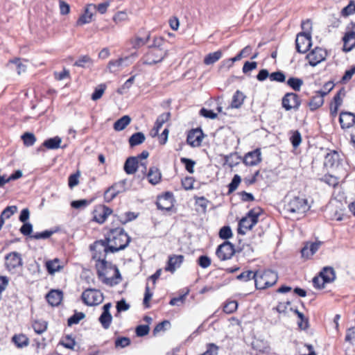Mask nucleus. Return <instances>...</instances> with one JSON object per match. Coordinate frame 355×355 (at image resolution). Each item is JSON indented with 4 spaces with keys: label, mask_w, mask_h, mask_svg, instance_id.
<instances>
[{
    "label": "nucleus",
    "mask_w": 355,
    "mask_h": 355,
    "mask_svg": "<svg viewBox=\"0 0 355 355\" xmlns=\"http://www.w3.org/2000/svg\"><path fill=\"white\" fill-rule=\"evenodd\" d=\"M341 129L346 130L355 127V114L348 111H341L339 115Z\"/></svg>",
    "instance_id": "ddd939ff"
},
{
    "label": "nucleus",
    "mask_w": 355,
    "mask_h": 355,
    "mask_svg": "<svg viewBox=\"0 0 355 355\" xmlns=\"http://www.w3.org/2000/svg\"><path fill=\"white\" fill-rule=\"evenodd\" d=\"M306 199L295 196L286 205L285 209L291 214H303L306 211Z\"/></svg>",
    "instance_id": "6e6552de"
},
{
    "label": "nucleus",
    "mask_w": 355,
    "mask_h": 355,
    "mask_svg": "<svg viewBox=\"0 0 355 355\" xmlns=\"http://www.w3.org/2000/svg\"><path fill=\"white\" fill-rule=\"evenodd\" d=\"M135 78V76H132L130 78H129L121 87L118 88L117 93H119V94H125L133 85Z\"/></svg>",
    "instance_id": "6e6d98bb"
},
{
    "label": "nucleus",
    "mask_w": 355,
    "mask_h": 355,
    "mask_svg": "<svg viewBox=\"0 0 355 355\" xmlns=\"http://www.w3.org/2000/svg\"><path fill=\"white\" fill-rule=\"evenodd\" d=\"M130 121V117L128 115H125L115 121L114 123V129L116 131H121L129 125Z\"/></svg>",
    "instance_id": "72a5a7b5"
},
{
    "label": "nucleus",
    "mask_w": 355,
    "mask_h": 355,
    "mask_svg": "<svg viewBox=\"0 0 355 355\" xmlns=\"http://www.w3.org/2000/svg\"><path fill=\"white\" fill-rule=\"evenodd\" d=\"M343 42V51L344 52H349L355 48V22L351 21L347 24Z\"/></svg>",
    "instance_id": "423d86ee"
},
{
    "label": "nucleus",
    "mask_w": 355,
    "mask_h": 355,
    "mask_svg": "<svg viewBox=\"0 0 355 355\" xmlns=\"http://www.w3.org/2000/svg\"><path fill=\"white\" fill-rule=\"evenodd\" d=\"M238 308V302L236 300L227 301L223 306V311L230 314L236 311Z\"/></svg>",
    "instance_id": "4d7b16f0"
},
{
    "label": "nucleus",
    "mask_w": 355,
    "mask_h": 355,
    "mask_svg": "<svg viewBox=\"0 0 355 355\" xmlns=\"http://www.w3.org/2000/svg\"><path fill=\"white\" fill-rule=\"evenodd\" d=\"M301 104L300 97L295 92H287L282 98V105L286 111H290L292 109L298 110Z\"/></svg>",
    "instance_id": "0eeeda50"
},
{
    "label": "nucleus",
    "mask_w": 355,
    "mask_h": 355,
    "mask_svg": "<svg viewBox=\"0 0 355 355\" xmlns=\"http://www.w3.org/2000/svg\"><path fill=\"white\" fill-rule=\"evenodd\" d=\"M322 180L329 186L336 187L338 184V178L332 175L326 174L322 178Z\"/></svg>",
    "instance_id": "774afa93"
},
{
    "label": "nucleus",
    "mask_w": 355,
    "mask_h": 355,
    "mask_svg": "<svg viewBox=\"0 0 355 355\" xmlns=\"http://www.w3.org/2000/svg\"><path fill=\"white\" fill-rule=\"evenodd\" d=\"M197 263L202 268H207L211 265V260L207 255H200Z\"/></svg>",
    "instance_id": "0e129e2a"
},
{
    "label": "nucleus",
    "mask_w": 355,
    "mask_h": 355,
    "mask_svg": "<svg viewBox=\"0 0 355 355\" xmlns=\"http://www.w3.org/2000/svg\"><path fill=\"white\" fill-rule=\"evenodd\" d=\"M17 211V207L15 205L8 206L6 207L0 215V220L4 224L5 220L10 218Z\"/></svg>",
    "instance_id": "ea45409f"
},
{
    "label": "nucleus",
    "mask_w": 355,
    "mask_h": 355,
    "mask_svg": "<svg viewBox=\"0 0 355 355\" xmlns=\"http://www.w3.org/2000/svg\"><path fill=\"white\" fill-rule=\"evenodd\" d=\"M139 216V213L132 211L125 212L123 215L119 216L121 224L125 225L130 221L135 220Z\"/></svg>",
    "instance_id": "a18cd8bd"
},
{
    "label": "nucleus",
    "mask_w": 355,
    "mask_h": 355,
    "mask_svg": "<svg viewBox=\"0 0 355 355\" xmlns=\"http://www.w3.org/2000/svg\"><path fill=\"white\" fill-rule=\"evenodd\" d=\"M223 55V53L220 50H218L213 53H209L204 58V63L206 65H211L216 62L220 59Z\"/></svg>",
    "instance_id": "7c9ffc66"
},
{
    "label": "nucleus",
    "mask_w": 355,
    "mask_h": 355,
    "mask_svg": "<svg viewBox=\"0 0 355 355\" xmlns=\"http://www.w3.org/2000/svg\"><path fill=\"white\" fill-rule=\"evenodd\" d=\"M46 267L48 272L51 275L60 270L62 268V266L60 264V260L57 258L53 260L46 261Z\"/></svg>",
    "instance_id": "4c0bfd02"
},
{
    "label": "nucleus",
    "mask_w": 355,
    "mask_h": 355,
    "mask_svg": "<svg viewBox=\"0 0 355 355\" xmlns=\"http://www.w3.org/2000/svg\"><path fill=\"white\" fill-rule=\"evenodd\" d=\"M62 139L58 136L49 138L48 139H46L43 142L42 145L40 148H38L37 151L42 150L43 147H45L46 148L49 150L58 149L60 147Z\"/></svg>",
    "instance_id": "5701e85b"
},
{
    "label": "nucleus",
    "mask_w": 355,
    "mask_h": 355,
    "mask_svg": "<svg viewBox=\"0 0 355 355\" xmlns=\"http://www.w3.org/2000/svg\"><path fill=\"white\" fill-rule=\"evenodd\" d=\"M189 289L188 288H184L179 296L171 299L169 304L171 306H180L183 304L185 297L189 294Z\"/></svg>",
    "instance_id": "c9c22d12"
},
{
    "label": "nucleus",
    "mask_w": 355,
    "mask_h": 355,
    "mask_svg": "<svg viewBox=\"0 0 355 355\" xmlns=\"http://www.w3.org/2000/svg\"><path fill=\"white\" fill-rule=\"evenodd\" d=\"M98 320L105 329H107L112 323V316L110 313L102 312Z\"/></svg>",
    "instance_id": "37998d69"
},
{
    "label": "nucleus",
    "mask_w": 355,
    "mask_h": 355,
    "mask_svg": "<svg viewBox=\"0 0 355 355\" xmlns=\"http://www.w3.org/2000/svg\"><path fill=\"white\" fill-rule=\"evenodd\" d=\"M245 98V96L244 95V94L240 90H236L233 94L232 99L230 105H229V107L232 109L240 108L243 105Z\"/></svg>",
    "instance_id": "bb28decb"
},
{
    "label": "nucleus",
    "mask_w": 355,
    "mask_h": 355,
    "mask_svg": "<svg viewBox=\"0 0 355 355\" xmlns=\"http://www.w3.org/2000/svg\"><path fill=\"white\" fill-rule=\"evenodd\" d=\"M256 275L254 286L257 290H263L274 286L279 278L277 272L270 269L256 270Z\"/></svg>",
    "instance_id": "f03ea898"
},
{
    "label": "nucleus",
    "mask_w": 355,
    "mask_h": 355,
    "mask_svg": "<svg viewBox=\"0 0 355 355\" xmlns=\"http://www.w3.org/2000/svg\"><path fill=\"white\" fill-rule=\"evenodd\" d=\"M81 298L87 306H95L101 304L104 297L99 290L88 288L82 293Z\"/></svg>",
    "instance_id": "39448f33"
},
{
    "label": "nucleus",
    "mask_w": 355,
    "mask_h": 355,
    "mask_svg": "<svg viewBox=\"0 0 355 355\" xmlns=\"http://www.w3.org/2000/svg\"><path fill=\"white\" fill-rule=\"evenodd\" d=\"M324 104V96L322 94H317L311 97L310 101L307 103L308 106L311 112L315 111L319 107H322Z\"/></svg>",
    "instance_id": "b1692460"
},
{
    "label": "nucleus",
    "mask_w": 355,
    "mask_h": 355,
    "mask_svg": "<svg viewBox=\"0 0 355 355\" xmlns=\"http://www.w3.org/2000/svg\"><path fill=\"white\" fill-rule=\"evenodd\" d=\"M85 314L83 312H77L76 311L75 313L71 315L70 318H69L67 320V324L69 326H72L73 324H77L79 323V322L85 318Z\"/></svg>",
    "instance_id": "603ef678"
},
{
    "label": "nucleus",
    "mask_w": 355,
    "mask_h": 355,
    "mask_svg": "<svg viewBox=\"0 0 355 355\" xmlns=\"http://www.w3.org/2000/svg\"><path fill=\"white\" fill-rule=\"evenodd\" d=\"M241 159H242V157L237 153H232L224 156L225 163L231 168L236 166Z\"/></svg>",
    "instance_id": "2f4dec72"
},
{
    "label": "nucleus",
    "mask_w": 355,
    "mask_h": 355,
    "mask_svg": "<svg viewBox=\"0 0 355 355\" xmlns=\"http://www.w3.org/2000/svg\"><path fill=\"white\" fill-rule=\"evenodd\" d=\"M339 155L336 150L328 153L324 157V165L329 167H333L338 160Z\"/></svg>",
    "instance_id": "e433bc0d"
},
{
    "label": "nucleus",
    "mask_w": 355,
    "mask_h": 355,
    "mask_svg": "<svg viewBox=\"0 0 355 355\" xmlns=\"http://www.w3.org/2000/svg\"><path fill=\"white\" fill-rule=\"evenodd\" d=\"M341 15L348 17L355 13V2L350 0L349 3L345 6L341 10Z\"/></svg>",
    "instance_id": "3c124183"
},
{
    "label": "nucleus",
    "mask_w": 355,
    "mask_h": 355,
    "mask_svg": "<svg viewBox=\"0 0 355 355\" xmlns=\"http://www.w3.org/2000/svg\"><path fill=\"white\" fill-rule=\"evenodd\" d=\"M170 116L171 113L169 112H167L160 114L157 118V133L159 132V130L161 128L163 124H164L169 120Z\"/></svg>",
    "instance_id": "052dcab7"
},
{
    "label": "nucleus",
    "mask_w": 355,
    "mask_h": 355,
    "mask_svg": "<svg viewBox=\"0 0 355 355\" xmlns=\"http://www.w3.org/2000/svg\"><path fill=\"white\" fill-rule=\"evenodd\" d=\"M139 168H141V172L144 175V178H146L150 184L155 185V178L152 177L154 173L153 167H150L148 171L147 161L141 160V162H139Z\"/></svg>",
    "instance_id": "cd10ccee"
},
{
    "label": "nucleus",
    "mask_w": 355,
    "mask_h": 355,
    "mask_svg": "<svg viewBox=\"0 0 355 355\" xmlns=\"http://www.w3.org/2000/svg\"><path fill=\"white\" fill-rule=\"evenodd\" d=\"M286 83V85L295 92H299L304 84V81L302 78L293 76L290 77Z\"/></svg>",
    "instance_id": "473e14b6"
},
{
    "label": "nucleus",
    "mask_w": 355,
    "mask_h": 355,
    "mask_svg": "<svg viewBox=\"0 0 355 355\" xmlns=\"http://www.w3.org/2000/svg\"><path fill=\"white\" fill-rule=\"evenodd\" d=\"M145 141V135L141 132L134 133L129 138V144L131 147H134L142 144Z\"/></svg>",
    "instance_id": "58836bf2"
},
{
    "label": "nucleus",
    "mask_w": 355,
    "mask_h": 355,
    "mask_svg": "<svg viewBox=\"0 0 355 355\" xmlns=\"http://www.w3.org/2000/svg\"><path fill=\"white\" fill-rule=\"evenodd\" d=\"M319 276L323 280V284L333 282L336 279V272L333 267L325 266L319 272Z\"/></svg>",
    "instance_id": "6ab92c4d"
},
{
    "label": "nucleus",
    "mask_w": 355,
    "mask_h": 355,
    "mask_svg": "<svg viewBox=\"0 0 355 355\" xmlns=\"http://www.w3.org/2000/svg\"><path fill=\"white\" fill-rule=\"evenodd\" d=\"M144 64L152 65L155 64V53L153 50H150L142 58Z\"/></svg>",
    "instance_id": "13d9d810"
},
{
    "label": "nucleus",
    "mask_w": 355,
    "mask_h": 355,
    "mask_svg": "<svg viewBox=\"0 0 355 355\" xmlns=\"http://www.w3.org/2000/svg\"><path fill=\"white\" fill-rule=\"evenodd\" d=\"M312 46L311 31L300 32L297 35L295 40V49L299 53H306Z\"/></svg>",
    "instance_id": "20e7f679"
},
{
    "label": "nucleus",
    "mask_w": 355,
    "mask_h": 355,
    "mask_svg": "<svg viewBox=\"0 0 355 355\" xmlns=\"http://www.w3.org/2000/svg\"><path fill=\"white\" fill-rule=\"evenodd\" d=\"M183 259L184 256L181 254L169 257L165 270L173 272L177 268L181 266Z\"/></svg>",
    "instance_id": "412c9836"
},
{
    "label": "nucleus",
    "mask_w": 355,
    "mask_h": 355,
    "mask_svg": "<svg viewBox=\"0 0 355 355\" xmlns=\"http://www.w3.org/2000/svg\"><path fill=\"white\" fill-rule=\"evenodd\" d=\"M6 266L9 271H12L22 266L21 254L17 252H12L6 256Z\"/></svg>",
    "instance_id": "4468645a"
},
{
    "label": "nucleus",
    "mask_w": 355,
    "mask_h": 355,
    "mask_svg": "<svg viewBox=\"0 0 355 355\" xmlns=\"http://www.w3.org/2000/svg\"><path fill=\"white\" fill-rule=\"evenodd\" d=\"M114 275L110 278L104 277L102 279L103 282L106 285L114 286L118 284L121 280V275L120 274L119 270L118 268L114 266Z\"/></svg>",
    "instance_id": "c85d7f7f"
},
{
    "label": "nucleus",
    "mask_w": 355,
    "mask_h": 355,
    "mask_svg": "<svg viewBox=\"0 0 355 355\" xmlns=\"http://www.w3.org/2000/svg\"><path fill=\"white\" fill-rule=\"evenodd\" d=\"M209 202V201L204 196L198 197L196 199V205L200 207V209H201L200 211L203 213L206 212Z\"/></svg>",
    "instance_id": "69168bd1"
},
{
    "label": "nucleus",
    "mask_w": 355,
    "mask_h": 355,
    "mask_svg": "<svg viewBox=\"0 0 355 355\" xmlns=\"http://www.w3.org/2000/svg\"><path fill=\"white\" fill-rule=\"evenodd\" d=\"M106 86L104 84L100 85L98 87H96L92 94V99L93 101H97L99 98H101L103 96L105 90Z\"/></svg>",
    "instance_id": "e2e57ef3"
},
{
    "label": "nucleus",
    "mask_w": 355,
    "mask_h": 355,
    "mask_svg": "<svg viewBox=\"0 0 355 355\" xmlns=\"http://www.w3.org/2000/svg\"><path fill=\"white\" fill-rule=\"evenodd\" d=\"M234 245L228 241H225L216 249V254L221 261L230 259L235 254Z\"/></svg>",
    "instance_id": "1a4fd4ad"
},
{
    "label": "nucleus",
    "mask_w": 355,
    "mask_h": 355,
    "mask_svg": "<svg viewBox=\"0 0 355 355\" xmlns=\"http://www.w3.org/2000/svg\"><path fill=\"white\" fill-rule=\"evenodd\" d=\"M130 241L131 238L123 228L116 227L110 229L104 240L96 241L90 246L91 250L94 251L93 258L100 262V265H97V273L100 278L105 276L103 270L107 268V254L124 250Z\"/></svg>",
    "instance_id": "f257e3e1"
},
{
    "label": "nucleus",
    "mask_w": 355,
    "mask_h": 355,
    "mask_svg": "<svg viewBox=\"0 0 355 355\" xmlns=\"http://www.w3.org/2000/svg\"><path fill=\"white\" fill-rule=\"evenodd\" d=\"M12 341L17 347H24L28 345V338L24 334L15 335Z\"/></svg>",
    "instance_id": "c03bdc74"
},
{
    "label": "nucleus",
    "mask_w": 355,
    "mask_h": 355,
    "mask_svg": "<svg viewBox=\"0 0 355 355\" xmlns=\"http://www.w3.org/2000/svg\"><path fill=\"white\" fill-rule=\"evenodd\" d=\"M149 38L150 34L148 33L144 37L137 35L130 40V44L132 48L137 49L144 46L148 41Z\"/></svg>",
    "instance_id": "c756f323"
},
{
    "label": "nucleus",
    "mask_w": 355,
    "mask_h": 355,
    "mask_svg": "<svg viewBox=\"0 0 355 355\" xmlns=\"http://www.w3.org/2000/svg\"><path fill=\"white\" fill-rule=\"evenodd\" d=\"M257 277L256 271H253L251 270H247L243 271L241 273L238 275L236 277V279L240 282H247L250 279H254L255 281V277Z\"/></svg>",
    "instance_id": "f704fd0d"
},
{
    "label": "nucleus",
    "mask_w": 355,
    "mask_h": 355,
    "mask_svg": "<svg viewBox=\"0 0 355 355\" xmlns=\"http://www.w3.org/2000/svg\"><path fill=\"white\" fill-rule=\"evenodd\" d=\"M112 213V209L110 207L105 205L100 207L94 212V220L99 224H102Z\"/></svg>",
    "instance_id": "dca6fc26"
},
{
    "label": "nucleus",
    "mask_w": 355,
    "mask_h": 355,
    "mask_svg": "<svg viewBox=\"0 0 355 355\" xmlns=\"http://www.w3.org/2000/svg\"><path fill=\"white\" fill-rule=\"evenodd\" d=\"M21 139L26 146H32L36 141V137L34 134L31 132H25L21 135Z\"/></svg>",
    "instance_id": "09e8293b"
},
{
    "label": "nucleus",
    "mask_w": 355,
    "mask_h": 355,
    "mask_svg": "<svg viewBox=\"0 0 355 355\" xmlns=\"http://www.w3.org/2000/svg\"><path fill=\"white\" fill-rule=\"evenodd\" d=\"M180 162L184 165L186 171L189 173H193L196 162L187 157H181Z\"/></svg>",
    "instance_id": "864d4df0"
},
{
    "label": "nucleus",
    "mask_w": 355,
    "mask_h": 355,
    "mask_svg": "<svg viewBox=\"0 0 355 355\" xmlns=\"http://www.w3.org/2000/svg\"><path fill=\"white\" fill-rule=\"evenodd\" d=\"M241 182V178L239 175L235 174L232 179L230 183L227 185L228 187V191L227 195L231 194L233 193L239 187V184Z\"/></svg>",
    "instance_id": "de8ad7c7"
},
{
    "label": "nucleus",
    "mask_w": 355,
    "mask_h": 355,
    "mask_svg": "<svg viewBox=\"0 0 355 355\" xmlns=\"http://www.w3.org/2000/svg\"><path fill=\"white\" fill-rule=\"evenodd\" d=\"M290 141L294 148H297L302 142V136L298 130L292 132V135L290 137Z\"/></svg>",
    "instance_id": "5fc2aeb1"
},
{
    "label": "nucleus",
    "mask_w": 355,
    "mask_h": 355,
    "mask_svg": "<svg viewBox=\"0 0 355 355\" xmlns=\"http://www.w3.org/2000/svg\"><path fill=\"white\" fill-rule=\"evenodd\" d=\"M46 298L51 306H58L62 301V293L58 290H52L46 295Z\"/></svg>",
    "instance_id": "393cba45"
},
{
    "label": "nucleus",
    "mask_w": 355,
    "mask_h": 355,
    "mask_svg": "<svg viewBox=\"0 0 355 355\" xmlns=\"http://www.w3.org/2000/svg\"><path fill=\"white\" fill-rule=\"evenodd\" d=\"M60 344L64 346L65 348L73 349L76 345V342L74 339L71 337V336L67 335L60 341Z\"/></svg>",
    "instance_id": "680f3d73"
},
{
    "label": "nucleus",
    "mask_w": 355,
    "mask_h": 355,
    "mask_svg": "<svg viewBox=\"0 0 355 355\" xmlns=\"http://www.w3.org/2000/svg\"><path fill=\"white\" fill-rule=\"evenodd\" d=\"M91 8L96 9V5L89 4L86 7L85 12L80 16L78 21H76L77 26H82L86 24H89L92 21L93 12L91 10Z\"/></svg>",
    "instance_id": "aec40b11"
},
{
    "label": "nucleus",
    "mask_w": 355,
    "mask_h": 355,
    "mask_svg": "<svg viewBox=\"0 0 355 355\" xmlns=\"http://www.w3.org/2000/svg\"><path fill=\"white\" fill-rule=\"evenodd\" d=\"M126 180H123L106 189L104 193V199L107 202H111L116 196L125 191Z\"/></svg>",
    "instance_id": "9d476101"
},
{
    "label": "nucleus",
    "mask_w": 355,
    "mask_h": 355,
    "mask_svg": "<svg viewBox=\"0 0 355 355\" xmlns=\"http://www.w3.org/2000/svg\"><path fill=\"white\" fill-rule=\"evenodd\" d=\"M175 199L172 191H165L157 196V209L162 210L164 214L171 215L177 211L174 207Z\"/></svg>",
    "instance_id": "7ed1b4c3"
},
{
    "label": "nucleus",
    "mask_w": 355,
    "mask_h": 355,
    "mask_svg": "<svg viewBox=\"0 0 355 355\" xmlns=\"http://www.w3.org/2000/svg\"><path fill=\"white\" fill-rule=\"evenodd\" d=\"M290 311L294 313L298 318L297 327L300 330L305 331L309 327V318L306 317L303 313L300 312L297 307H291Z\"/></svg>",
    "instance_id": "f3484780"
},
{
    "label": "nucleus",
    "mask_w": 355,
    "mask_h": 355,
    "mask_svg": "<svg viewBox=\"0 0 355 355\" xmlns=\"http://www.w3.org/2000/svg\"><path fill=\"white\" fill-rule=\"evenodd\" d=\"M93 64L92 58L89 55L80 56L73 64L74 66L86 68L89 67Z\"/></svg>",
    "instance_id": "79ce46f5"
},
{
    "label": "nucleus",
    "mask_w": 355,
    "mask_h": 355,
    "mask_svg": "<svg viewBox=\"0 0 355 355\" xmlns=\"http://www.w3.org/2000/svg\"><path fill=\"white\" fill-rule=\"evenodd\" d=\"M327 56V52L325 49L316 46L306 55V58L309 60V64L311 66L315 67L324 61Z\"/></svg>",
    "instance_id": "9b49d317"
},
{
    "label": "nucleus",
    "mask_w": 355,
    "mask_h": 355,
    "mask_svg": "<svg viewBox=\"0 0 355 355\" xmlns=\"http://www.w3.org/2000/svg\"><path fill=\"white\" fill-rule=\"evenodd\" d=\"M205 135L200 127L191 129L189 131L187 142L191 147H198L201 145Z\"/></svg>",
    "instance_id": "f8f14e48"
},
{
    "label": "nucleus",
    "mask_w": 355,
    "mask_h": 355,
    "mask_svg": "<svg viewBox=\"0 0 355 355\" xmlns=\"http://www.w3.org/2000/svg\"><path fill=\"white\" fill-rule=\"evenodd\" d=\"M48 324L44 320H35L33 324V328L37 334H42L47 329Z\"/></svg>",
    "instance_id": "49530a36"
},
{
    "label": "nucleus",
    "mask_w": 355,
    "mask_h": 355,
    "mask_svg": "<svg viewBox=\"0 0 355 355\" xmlns=\"http://www.w3.org/2000/svg\"><path fill=\"white\" fill-rule=\"evenodd\" d=\"M270 80L277 83H285L286 75L284 72L282 71H274L270 73Z\"/></svg>",
    "instance_id": "bf43d9fd"
},
{
    "label": "nucleus",
    "mask_w": 355,
    "mask_h": 355,
    "mask_svg": "<svg viewBox=\"0 0 355 355\" xmlns=\"http://www.w3.org/2000/svg\"><path fill=\"white\" fill-rule=\"evenodd\" d=\"M263 213V209L260 207H256L252 209H250L244 217H247L248 219L250 218V225L251 227H254L259 220V216Z\"/></svg>",
    "instance_id": "a878e982"
},
{
    "label": "nucleus",
    "mask_w": 355,
    "mask_h": 355,
    "mask_svg": "<svg viewBox=\"0 0 355 355\" xmlns=\"http://www.w3.org/2000/svg\"><path fill=\"white\" fill-rule=\"evenodd\" d=\"M150 327L148 324H141L136 327L135 333L139 337H143L148 334Z\"/></svg>",
    "instance_id": "338daca9"
},
{
    "label": "nucleus",
    "mask_w": 355,
    "mask_h": 355,
    "mask_svg": "<svg viewBox=\"0 0 355 355\" xmlns=\"http://www.w3.org/2000/svg\"><path fill=\"white\" fill-rule=\"evenodd\" d=\"M128 61V57L121 58L117 60H112L109 61L107 64V69L110 73L118 72L122 67L128 64L127 63Z\"/></svg>",
    "instance_id": "a211bd4d"
},
{
    "label": "nucleus",
    "mask_w": 355,
    "mask_h": 355,
    "mask_svg": "<svg viewBox=\"0 0 355 355\" xmlns=\"http://www.w3.org/2000/svg\"><path fill=\"white\" fill-rule=\"evenodd\" d=\"M246 166H256L261 162V153L260 148H256L247 153L242 158Z\"/></svg>",
    "instance_id": "2eb2a0df"
},
{
    "label": "nucleus",
    "mask_w": 355,
    "mask_h": 355,
    "mask_svg": "<svg viewBox=\"0 0 355 355\" xmlns=\"http://www.w3.org/2000/svg\"><path fill=\"white\" fill-rule=\"evenodd\" d=\"M218 235L221 239H223L225 241L232 238L233 236V233H232L230 226L225 225V226L222 227L220 229Z\"/></svg>",
    "instance_id": "8fccbe9b"
},
{
    "label": "nucleus",
    "mask_w": 355,
    "mask_h": 355,
    "mask_svg": "<svg viewBox=\"0 0 355 355\" xmlns=\"http://www.w3.org/2000/svg\"><path fill=\"white\" fill-rule=\"evenodd\" d=\"M139 168V162L135 157H129L125 162L123 169L128 175L135 174Z\"/></svg>",
    "instance_id": "4be33fe9"
},
{
    "label": "nucleus",
    "mask_w": 355,
    "mask_h": 355,
    "mask_svg": "<svg viewBox=\"0 0 355 355\" xmlns=\"http://www.w3.org/2000/svg\"><path fill=\"white\" fill-rule=\"evenodd\" d=\"M250 224V220L247 218V217H243L239 223V227L237 230L238 234L244 235L246 233L245 230H250L252 229L253 227H251L249 225Z\"/></svg>",
    "instance_id": "a19ab883"
}]
</instances>
